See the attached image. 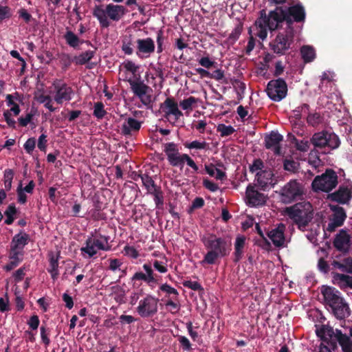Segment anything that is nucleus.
<instances>
[{
  "label": "nucleus",
  "mask_w": 352,
  "mask_h": 352,
  "mask_svg": "<svg viewBox=\"0 0 352 352\" xmlns=\"http://www.w3.org/2000/svg\"><path fill=\"white\" fill-rule=\"evenodd\" d=\"M260 16L256 20L254 25L257 30L256 35L262 40L267 38V30L271 32L283 28L285 23V28L294 32V23H304L306 19L305 7L301 3L287 6H280L271 10L268 14L263 9L259 12Z\"/></svg>",
  "instance_id": "f257e3e1"
},
{
  "label": "nucleus",
  "mask_w": 352,
  "mask_h": 352,
  "mask_svg": "<svg viewBox=\"0 0 352 352\" xmlns=\"http://www.w3.org/2000/svg\"><path fill=\"white\" fill-rule=\"evenodd\" d=\"M202 242L208 252L205 254L202 263L213 265L219 258H223L230 254L232 250L231 240L225 237H218L210 234L202 239Z\"/></svg>",
  "instance_id": "f03ea898"
},
{
  "label": "nucleus",
  "mask_w": 352,
  "mask_h": 352,
  "mask_svg": "<svg viewBox=\"0 0 352 352\" xmlns=\"http://www.w3.org/2000/svg\"><path fill=\"white\" fill-rule=\"evenodd\" d=\"M318 337L331 346V350L337 349V343L342 348V352H352V339L341 330H334L328 325H321L316 330Z\"/></svg>",
  "instance_id": "7ed1b4c3"
},
{
  "label": "nucleus",
  "mask_w": 352,
  "mask_h": 352,
  "mask_svg": "<svg viewBox=\"0 0 352 352\" xmlns=\"http://www.w3.org/2000/svg\"><path fill=\"white\" fill-rule=\"evenodd\" d=\"M285 213L299 229L304 230L314 217V209L309 201L297 203L285 208Z\"/></svg>",
  "instance_id": "20e7f679"
},
{
  "label": "nucleus",
  "mask_w": 352,
  "mask_h": 352,
  "mask_svg": "<svg viewBox=\"0 0 352 352\" xmlns=\"http://www.w3.org/2000/svg\"><path fill=\"white\" fill-rule=\"evenodd\" d=\"M126 13V8L121 5L109 3L105 9L101 5H96L93 9V16L96 17L103 28H107L110 25L109 19L113 21H120Z\"/></svg>",
  "instance_id": "39448f33"
},
{
  "label": "nucleus",
  "mask_w": 352,
  "mask_h": 352,
  "mask_svg": "<svg viewBox=\"0 0 352 352\" xmlns=\"http://www.w3.org/2000/svg\"><path fill=\"white\" fill-rule=\"evenodd\" d=\"M110 237L101 234L94 236H89L85 241V246L80 250L81 255L85 258H92L97 253L98 250L109 251L111 250V245L109 243Z\"/></svg>",
  "instance_id": "423d86ee"
},
{
  "label": "nucleus",
  "mask_w": 352,
  "mask_h": 352,
  "mask_svg": "<svg viewBox=\"0 0 352 352\" xmlns=\"http://www.w3.org/2000/svg\"><path fill=\"white\" fill-rule=\"evenodd\" d=\"M338 184L337 173L331 169L327 168L324 173L317 175L311 183V187L314 192H329L336 187Z\"/></svg>",
  "instance_id": "0eeeda50"
},
{
  "label": "nucleus",
  "mask_w": 352,
  "mask_h": 352,
  "mask_svg": "<svg viewBox=\"0 0 352 352\" xmlns=\"http://www.w3.org/2000/svg\"><path fill=\"white\" fill-rule=\"evenodd\" d=\"M294 36V32L285 28L283 32H278L276 37L270 42V50L278 56L285 55L291 49Z\"/></svg>",
  "instance_id": "6e6552de"
},
{
  "label": "nucleus",
  "mask_w": 352,
  "mask_h": 352,
  "mask_svg": "<svg viewBox=\"0 0 352 352\" xmlns=\"http://www.w3.org/2000/svg\"><path fill=\"white\" fill-rule=\"evenodd\" d=\"M303 195V186L296 180L289 181L280 190V199L285 204H290L296 200L301 199Z\"/></svg>",
  "instance_id": "1a4fd4ad"
},
{
  "label": "nucleus",
  "mask_w": 352,
  "mask_h": 352,
  "mask_svg": "<svg viewBox=\"0 0 352 352\" xmlns=\"http://www.w3.org/2000/svg\"><path fill=\"white\" fill-rule=\"evenodd\" d=\"M287 85L281 78L271 80L266 87L268 97L274 102H280L284 99L287 96Z\"/></svg>",
  "instance_id": "9d476101"
},
{
  "label": "nucleus",
  "mask_w": 352,
  "mask_h": 352,
  "mask_svg": "<svg viewBox=\"0 0 352 352\" xmlns=\"http://www.w3.org/2000/svg\"><path fill=\"white\" fill-rule=\"evenodd\" d=\"M158 298L148 295L140 300L137 307V312L142 318H149L157 312Z\"/></svg>",
  "instance_id": "9b49d317"
},
{
  "label": "nucleus",
  "mask_w": 352,
  "mask_h": 352,
  "mask_svg": "<svg viewBox=\"0 0 352 352\" xmlns=\"http://www.w3.org/2000/svg\"><path fill=\"white\" fill-rule=\"evenodd\" d=\"M352 198V184L347 182L341 184L338 189L334 192L329 193L327 199L331 201L337 202L340 204H348Z\"/></svg>",
  "instance_id": "f8f14e48"
},
{
  "label": "nucleus",
  "mask_w": 352,
  "mask_h": 352,
  "mask_svg": "<svg viewBox=\"0 0 352 352\" xmlns=\"http://www.w3.org/2000/svg\"><path fill=\"white\" fill-rule=\"evenodd\" d=\"M135 47V54L140 58H148L153 53H154L155 50V42L151 37L136 39Z\"/></svg>",
  "instance_id": "ddd939ff"
},
{
  "label": "nucleus",
  "mask_w": 352,
  "mask_h": 352,
  "mask_svg": "<svg viewBox=\"0 0 352 352\" xmlns=\"http://www.w3.org/2000/svg\"><path fill=\"white\" fill-rule=\"evenodd\" d=\"M160 111L164 113V118L168 119L173 116L175 121L178 120L183 116V113L179 109L178 104L173 97H168L164 102L160 104Z\"/></svg>",
  "instance_id": "4468645a"
},
{
  "label": "nucleus",
  "mask_w": 352,
  "mask_h": 352,
  "mask_svg": "<svg viewBox=\"0 0 352 352\" xmlns=\"http://www.w3.org/2000/svg\"><path fill=\"white\" fill-rule=\"evenodd\" d=\"M142 267L146 274L142 272H137L133 274L132 280H143L149 285L151 283H158V277L154 274L151 264L144 263Z\"/></svg>",
  "instance_id": "2eb2a0df"
},
{
  "label": "nucleus",
  "mask_w": 352,
  "mask_h": 352,
  "mask_svg": "<svg viewBox=\"0 0 352 352\" xmlns=\"http://www.w3.org/2000/svg\"><path fill=\"white\" fill-rule=\"evenodd\" d=\"M56 94L54 97V100L58 104H62L64 101H69L74 95L72 88L66 83H54Z\"/></svg>",
  "instance_id": "dca6fc26"
},
{
  "label": "nucleus",
  "mask_w": 352,
  "mask_h": 352,
  "mask_svg": "<svg viewBox=\"0 0 352 352\" xmlns=\"http://www.w3.org/2000/svg\"><path fill=\"white\" fill-rule=\"evenodd\" d=\"M285 226L280 223L276 228L267 232L275 247L280 248L285 246Z\"/></svg>",
  "instance_id": "f3484780"
},
{
  "label": "nucleus",
  "mask_w": 352,
  "mask_h": 352,
  "mask_svg": "<svg viewBox=\"0 0 352 352\" xmlns=\"http://www.w3.org/2000/svg\"><path fill=\"white\" fill-rule=\"evenodd\" d=\"M283 135L278 132L272 131L265 138V146L267 149H272L276 155L281 154L280 142L283 141Z\"/></svg>",
  "instance_id": "a211bd4d"
},
{
  "label": "nucleus",
  "mask_w": 352,
  "mask_h": 352,
  "mask_svg": "<svg viewBox=\"0 0 352 352\" xmlns=\"http://www.w3.org/2000/svg\"><path fill=\"white\" fill-rule=\"evenodd\" d=\"M321 292L326 304L330 307H332L336 304L340 302L343 299L340 296V292L331 287H324Z\"/></svg>",
  "instance_id": "6ab92c4d"
},
{
  "label": "nucleus",
  "mask_w": 352,
  "mask_h": 352,
  "mask_svg": "<svg viewBox=\"0 0 352 352\" xmlns=\"http://www.w3.org/2000/svg\"><path fill=\"white\" fill-rule=\"evenodd\" d=\"M245 193L249 204L252 206H262L266 201L265 195L256 190L250 184L247 187Z\"/></svg>",
  "instance_id": "aec40b11"
},
{
  "label": "nucleus",
  "mask_w": 352,
  "mask_h": 352,
  "mask_svg": "<svg viewBox=\"0 0 352 352\" xmlns=\"http://www.w3.org/2000/svg\"><path fill=\"white\" fill-rule=\"evenodd\" d=\"M142 122L133 118H128L125 120L122 125L121 133L129 137L132 135V132H138L141 128Z\"/></svg>",
  "instance_id": "412c9836"
},
{
  "label": "nucleus",
  "mask_w": 352,
  "mask_h": 352,
  "mask_svg": "<svg viewBox=\"0 0 352 352\" xmlns=\"http://www.w3.org/2000/svg\"><path fill=\"white\" fill-rule=\"evenodd\" d=\"M350 236L344 230L338 234L333 241L334 247L339 251L347 252L349 248Z\"/></svg>",
  "instance_id": "4be33fe9"
},
{
  "label": "nucleus",
  "mask_w": 352,
  "mask_h": 352,
  "mask_svg": "<svg viewBox=\"0 0 352 352\" xmlns=\"http://www.w3.org/2000/svg\"><path fill=\"white\" fill-rule=\"evenodd\" d=\"M273 176L274 174L271 170H261L256 175V179L258 185L262 190H265L270 186H273Z\"/></svg>",
  "instance_id": "5701e85b"
},
{
  "label": "nucleus",
  "mask_w": 352,
  "mask_h": 352,
  "mask_svg": "<svg viewBox=\"0 0 352 352\" xmlns=\"http://www.w3.org/2000/svg\"><path fill=\"white\" fill-rule=\"evenodd\" d=\"M30 236L28 234L21 230L15 234L10 242V247L16 250L24 251V248L28 244Z\"/></svg>",
  "instance_id": "b1692460"
},
{
  "label": "nucleus",
  "mask_w": 352,
  "mask_h": 352,
  "mask_svg": "<svg viewBox=\"0 0 352 352\" xmlns=\"http://www.w3.org/2000/svg\"><path fill=\"white\" fill-rule=\"evenodd\" d=\"M246 237L243 235H238L234 242V251L233 253V262L237 263L243 256L245 246Z\"/></svg>",
  "instance_id": "393cba45"
},
{
  "label": "nucleus",
  "mask_w": 352,
  "mask_h": 352,
  "mask_svg": "<svg viewBox=\"0 0 352 352\" xmlns=\"http://www.w3.org/2000/svg\"><path fill=\"white\" fill-rule=\"evenodd\" d=\"M331 308L334 316L339 320L344 319L349 316V307L343 299Z\"/></svg>",
  "instance_id": "a878e982"
},
{
  "label": "nucleus",
  "mask_w": 352,
  "mask_h": 352,
  "mask_svg": "<svg viewBox=\"0 0 352 352\" xmlns=\"http://www.w3.org/2000/svg\"><path fill=\"white\" fill-rule=\"evenodd\" d=\"M327 138L326 131L315 133L310 140V143L316 148H323L327 147V144L328 143Z\"/></svg>",
  "instance_id": "bb28decb"
},
{
  "label": "nucleus",
  "mask_w": 352,
  "mask_h": 352,
  "mask_svg": "<svg viewBox=\"0 0 352 352\" xmlns=\"http://www.w3.org/2000/svg\"><path fill=\"white\" fill-rule=\"evenodd\" d=\"M131 85V90L133 94L139 98H142L146 95L149 87L144 84L142 80L135 81L131 79L128 80Z\"/></svg>",
  "instance_id": "cd10ccee"
},
{
  "label": "nucleus",
  "mask_w": 352,
  "mask_h": 352,
  "mask_svg": "<svg viewBox=\"0 0 352 352\" xmlns=\"http://www.w3.org/2000/svg\"><path fill=\"white\" fill-rule=\"evenodd\" d=\"M21 112L19 104H14L9 110H6L3 112L4 120L8 124V126L12 129H16V121L12 118V113L14 116H18Z\"/></svg>",
  "instance_id": "c85d7f7f"
},
{
  "label": "nucleus",
  "mask_w": 352,
  "mask_h": 352,
  "mask_svg": "<svg viewBox=\"0 0 352 352\" xmlns=\"http://www.w3.org/2000/svg\"><path fill=\"white\" fill-rule=\"evenodd\" d=\"M331 210L333 212L332 220L336 226H342L346 215L343 208L339 206H331Z\"/></svg>",
  "instance_id": "c756f323"
},
{
  "label": "nucleus",
  "mask_w": 352,
  "mask_h": 352,
  "mask_svg": "<svg viewBox=\"0 0 352 352\" xmlns=\"http://www.w3.org/2000/svg\"><path fill=\"white\" fill-rule=\"evenodd\" d=\"M135 44V40L131 34L124 36L122 39V50L126 55H131L134 50L133 46Z\"/></svg>",
  "instance_id": "7c9ffc66"
},
{
  "label": "nucleus",
  "mask_w": 352,
  "mask_h": 352,
  "mask_svg": "<svg viewBox=\"0 0 352 352\" xmlns=\"http://www.w3.org/2000/svg\"><path fill=\"white\" fill-rule=\"evenodd\" d=\"M66 43L71 47L76 48L80 44L84 43L83 40H81L78 36L71 30H67L63 36Z\"/></svg>",
  "instance_id": "2f4dec72"
},
{
  "label": "nucleus",
  "mask_w": 352,
  "mask_h": 352,
  "mask_svg": "<svg viewBox=\"0 0 352 352\" xmlns=\"http://www.w3.org/2000/svg\"><path fill=\"white\" fill-rule=\"evenodd\" d=\"M300 53L305 63H310L316 58V53L314 47L304 45L301 47Z\"/></svg>",
  "instance_id": "473e14b6"
},
{
  "label": "nucleus",
  "mask_w": 352,
  "mask_h": 352,
  "mask_svg": "<svg viewBox=\"0 0 352 352\" xmlns=\"http://www.w3.org/2000/svg\"><path fill=\"white\" fill-rule=\"evenodd\" d=\"M58 256L55 258L53 255L50 258V267L48 272L51 274L52 278L55 280L58 276Z\"/></svg>",
  "instance_id": "72a5a7b5"
},
{
  "label": "nucleus",
  "mask_w": 352,
  "mask_h": 352,
  "mask_svg": "<svg viewBox=\"0 0 352 352\" xmlns=\"http://www.w3.org/2000/svg\"><path fill=\"white\" fill-rule=\"evenodd\" d=\"M187 155L188 154L179 153L175 156H170L168 162L172 166L179 167L180 169H182L186 163L185 158Z\"/></svg>",
  "instance_id": "f704fd0d"
},
{
  "label": "nucleus",
  "mask_w": 352,
  "mask_h": 352,
  "mask_svg": "<svg viewBox=\"0 0 352 352\" xmlns=\"http://www.w3.org/2000/svg\"><path fill=\"white\" fill-rule=\"evenodd\" d=\"M95 52L88 50L85 52L81 53L78 56H74V61L76 65H85L87 62H89L94 56Z\"/></svg>",
  "instance_id": "c9c22d12"
},
{
  "label": "nucleus",
  "mask_w": 352,
  "mask_h": 352,
  "mask_svg": "<svg viewBox=\"0 0 352 352\" xmlns=\"http://www.w3.org/2000/svg\"><path fill=\"white\" fill-rule=\"evenodd\" d=\"M327 138L328 141V143L327 144V147L331 149H336L340 146V139L334 133H329L327 131Z\"/></svg>",
  "instance_id": "e433bc0d"
},
{
  "label": "nucleus",
  "mask_w": 352,
  "mask_h": 352,
  "mask_svg": "<svg viewBox=\"0 0 352 352\" xmlns=\"http://www.w3.org/2000/svg\"><path fill=\"white\" fill-rule=\"evenodd\" d=\"M300 167V163L292 159H285L283 162V168L285 170L292 173L298 172Z\"/></svg>",
  "instance_id": "4c0bfd02"
},
{
  "label": "nucleus",
  "mask_w": 352,
  "mask_h": 352,
  "mask_svg": "<svg viewBox=\"0 0 352 352\" xmlns=\"http://www.w3.org/2000/svg\"><path fill=\"white\" fill-rule=\"evenodd\" d=\"M25 252L19 250L15 248H11L9 250L8 258L10 260H12L21 263L23 260Z\"/></svg>",
  "instance_id": "58836bf2"
},
{
  "label": "nucleus",
  "mask_w": 352,
  "mask_h": 352,
  "mask_svg": "<svg viewBox=\"0 0 352 352\" xmlns=\"http://www.w3.org/2000/svg\"><path fill=\"white\" fill-rule=\"evenodd\" d=\"M164 151L167 156L168 161H169L170 156H175L179 153L177 145L174 142L165 144Z\"/></svg>",
  "instance_id": "ea45409f"
},
{
  "label": "nucleus",
  "mask_w": 352,
  "mask_h": 352,
  "mask_svg": "<svg viewBox=\"0 0 352 352\" xmlns=\"http://www.w3.org/2000/svg\"><path fill=\"white\" fill-rule=\"evenodd\" d=\"M138 176L141 178L142 184L146 189L147 192L150 191V190H152L157 186L153 178L148 174H140Z\"/></svg>",
  "instance_id": "a19ab883"
},
{
  "label": "nucleus",
  "mask_w": 352,
  "mask_h": 352,
  "mask_svg": "<svg viewBox=\"0 0 352 352\" xmlns=\"http://www.w3.org/2000/svg\"><path fill=\"white\" fill-rule=\"evenodd\" d=\"M198 98L193 96H190L179 102V106L183 110H192L193 105L197 104Z\"/></svg>",
  "instance_id": "79ce46f5"
},
{
  "label": "nucleus",
  "mask_w": 352,
  "mask_h": 352,
  "mask_svg": "<svg viewBox=\"0 0 352 352\" xmlns=\"http://www.w3.org/2000/svg\"><path fill=\"white\" fill-rule=\"evenodd\" d=\"M166 37L162 30H159L156 34V42H157V53L161 54L164 50V42Z\"/></svg>",
  "instance_id": "37998d69"
},
{
  "label": "nucleus",
  "mask_w": 352,
  "mask_h": 352,
  "mask_svg": "<svg viewBox=\"0 0 352 352\" xmlns=\"http://www.w3.org/2000/svg\"><path fill=\"white\" fill-rule=\"evenodd\" d=\"M217 131L220 133L221 137H226L234 133L235 129L230 125L219 124L217 126Z\"/></svg>",
  "instance_id": "c03bdc74"
},
{
  "label": "nucleus",
  "mask_w": 352,
  "mask_h": 352,
  "mask_svg": "<svg viewBox=\"0 0 352 352\" xmlns=\"http://www.w3.org/2000/svg\"><path fill=\"white\" fill-rule=\"evenodd\" d=\"M293 140L294 141L295 147L298 151L301 152L308 151L311 144L310 142L305 140L299 141L295 136H293Z\"/></svg>",
  "instance_id": "a18cd8bd"
},
{
  "label": "nucleus",
  "mask_w": 352,
  "mask_h": 352,
  "mask_svg": "<svg viewBox=\"0 0 352 352\" xmlns=\"http://www.w3.org/2000/svg\"><path fill=\"white\" fill-rule=\"evenodd\" d=\"M184 145L186 148H189V149L195 148V149H198V150H201V149H206L208 147L207 142H206L205 141L199 142L197 140H195L191 142H186L184 144Z\"/></svg>",
  "instance_id": "49530a36"
},
{
  "label": "nucleus",
  "mask_w": 352,
  "mask_h": 352,
  "mask_svg": "<svg viewBox=\"0 0 352 352\" xmlns=\"http://www.w3.org/2000/svg\"><path fill=\"white\" fill-rule=\"evenodd\" d=\"M331 274L333 276V278L335 280H340L341 282H344L346 285L352 289V277H350L348 275H345L343 274H339L337 272H332Z\"/></svg>",
  "instance_id": "de8ad7c7"
},
{
  "label": "nucleus",
  "mask_w": 352,
  "mask_h": 352,
  "mask_svg": "<svg viewBox=\"0 0 352 352\" xmlns=\"http://www.w3.org/2000/svg\"><path fill=\"white\" fill-rule=\"evenodd\" d=\"M104 106L102 102H98L94 104V116L98 119H102L104 117L107 111L104 110Z\"/></svg>",
  "instance_id": "09e8293b"
},
{
  "label": "nucleus",
  "mask_w": 352,
  "mask_h": 352,
  "mask_svg": "<svg viewBox=\"0 0 352 352\" xmlns=\"http://www.w3.org/2000/svg\"><path fill=\"white\" fill-rule=\"evenodd\" d=\"M14 171L12 169H6L4 171V185L6 190L11 189Z\"/></svg>",
  "instance_id": "8fccbe9b"
},
{
  "label": "nucleus",
  "mask_w": 352,
  "mask_h": 352,
  "mask_svg": "<svg viewBox=\"0 0 352 352\" xmlns=\"http://www.w3.org/2000/svg\"><path fill=\"white\" fill-rule=\"evenodd\" d=\"M255 244L267 251L271 250L272 248V245L270 242L265 236L256 239Z\"/></svg>",
  "instance_id": "3c124183"
},
{
  "label": "nucleus",
  "mask_w": 352,
  "mask_h": 352,
  "mask_svg": "<svg viewBox=\"0 0 352 352\" xmlns=\"http://www.w3.org/2000/svg\"><path fill=\"white\" fill-rule=\"evenodd\" d=\"M177 340L183 351H189L192 350V344L186 336H177Z\"/></svg>",
  "instance_id": "603ef678"
},
{
  "label": "nucleus",
  "mask_w": 352,
  "mask_h": 352,
  "mask_svg": "<svg viewBox=\"0 0 352 352\" xmlns=\"http://www.w3.org/2000/svg\"><path fill=\"white\" fill-rule=\"evenodd\" d=\"M40 331L42 342L45 344V346H48L50 344V340L49 338L50 331L43 325L41 327Z\"/></svg>",
  "instance_id": "864d4df0"
},
{
  "label": "nucleus",
  "mask_w": 352,
  "mask_h": 352,
  "mask_svg": "<svg viewBox=\"0 0 352 352\" xmlns=\"http://www.w3.org/2000/svg\"><path fill=\"white\" fill-rule=\"evenodd\" d=\"M309 105L305 103L302 104L301 106L296 107L294 110H293L294 117L296 120H300L302 117V113H306L307 111H309Z\"/></svg>",
  "instance_id": "5fc2aeb1"
},
{
  "label": "nucleus",
  "mask_w": 352,
  "mask_h": 352,
  "mask_svg": "<svg viewBox=\"0 0 352 352\" xmlns=\"http://www.w3.org/2000/svg\"><path fill=\"white\" fill-rule=\"evenodd\" d=\"M263 167V162L260 158H257L254 160L253 163L250 165L249 169L250 172L254 173L257 170H261Z\"/></svg>",
  "instance_id": "6e6d98bb"
},
{
  "label": "nucleus",
  "mask_w": 352,
  "mask_h": 352,
  "mask_svg": "<svg viewBox=\"0 0 352 352\" xmlns=\"http://www.w3.org/2000/svg\"><path fill=\"white\" fill-rule=\"evenodd\" d=\"M184 287L191 289L194 291H203L204 288L197 281L186 280L183 283Z\"/></svg>",
  "instance_id": "4d7b16f0"
},
{
  "label": "nucleus",
  "mask_w": 352,
  "mask_h": 352,
  "mask_svg": "<svg viewBox=\"0 0 352 352\" xmlns=\"http://www.w3.org/2000/svg\"><path fill=\"white\" fill-rule=\"evenodd\" d=\"M36 146V140L34 138H30L25 142L23 147L28 154H32Z\"/></svg>",
  "instance_id": "13d9d810"
},
{
  "label": "nucleus",
  "mask_w": 352,
  "mask_h": 352,
  "mask_svg": "<svg viewBox=\"0 0 352 352\" xmlns=\"http://www.w3.org/2000/svg\"><path fill=\"white\" fill-rule=\"evenodd\" d=\"M123 251L124 255L132 258H137L140 255L138 251L133 246L126 245Z\"/></svg>",
  "instance_id": "bf43d9fd"
},
{
  "label": "nucleus",
  "mask_w": 352,
  "mask_h": 352,
  "mask_svg": "<svg viewBox=\"0 0 352 352\" xmlns=\"http://www.w3.org/2000/svg\"><path fill=\"white\" fill-rule=\"evenodd\" d=\"M320 116L318 113H309L307 118V123L313 126L320 122Z\"/></svg>",
  "instance_id": "052dcab7"
},
{
  "label": "nucleus",
  "mask_w": 352,
  "mask_h": 352,
  "mask_svg": "<svg viewBox=\"0 0 352 352\" xmlns=\"http://www.w3.org/2000/svg\"><path fill=\"white\" fill-rule=\"evenodd\" d=\"M243 27L241 25H238L232 31L230 34L229 35V40L235 42L237 41L242 32Z\"/></svg>",
  "instance_id": "680f3d73"
},
{
  "label": "nucleus",
  "mask_w": 352,
  "mask_h": 352,
  "mask_svg": "<svg viewBox=\"0 0 352 352\" xmlns=\"http://www.w3.org/2000/svg\"><path fill=\"white\" fill-rule=\"evenodd\" d=\"M330 265L331 264L329 265L323 258H319L318 262V267L321 272L327 274L330 271Z\"/></svg>",
  "instance_id": "e2e57ef3"
},
{
  "label": "nucleus",
  "mask_w": 352,
  "mask_h": 352,
  "mask_svg": "<svg viewBox=\"0 0 352 352\" xmlns=\"http://www.w3.org/2000/svg\"><path fill=\"white\" fill-rule=\"evenodd\" d=\"M12 16L11 9L8 6H0V21L6 19H9Z\"/></svg>",
  "instance_id": "0e129e2a"
},
{
  "label": "nucleus",
  "mask_w": 352,
  "mask_h": 352,
  "mask_svg": "<svg viewBox=\"0 0 352 352\" xmlns=\"http://www.w3.org/2000/svg\"><path fill=\"white\" fill-rule=\"evenodd\" d=\"M47 135L42 133L38 140L37 146L43 152L46 151L47 148Z\"/></svg>",
  "instance_id": "69168bd1"
},
{
  "label": "nucleus",
  "mask_w": 352,
  "mask_h": 352,
  "mask_svg": "<svg viewBox=\"0 0 352 352\" xmlns=\"http://www.w3.org/2000/svg\"><path fill=\"white\" fill-rule=\"evenodd\" d=\"M160 289L161 291L166 292L168 294H173L175 295L176 297L179 295V293L177 290L173 287H172L170 285H168L167 283L162 284Z\"/></svg>",
  "instance_id": "338daca9"
},
{
  "label": "nucleus",
  "mask_w": 352,
  "mask_h": 352,
  "mask_svg": "<svg viewBox=\"0 0 352 352\" xmlns=\"http://www.w3.org/2000/svg\"><path fill=\"white\" fill-rule=\"evenodd\" d=\"M25 267H21L13 274V277L15 283H19L23 279L25 274Z\"/></svg>",
  "instance_id": "774afa93"
}]
</instances>
